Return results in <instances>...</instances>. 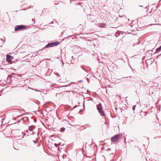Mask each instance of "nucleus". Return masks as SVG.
<instances>
[{"label":"nucleus","instance_id":"obj_1","mask_svg":"<svg viewBox=\"0 0 161 161\" xmlns=\"http://www.w3.org/2000/svg\"><path fill=\"white\" fill-rule=\"evenodd\" d=\"M97 107L100 115L101 116H104L105 114L104 113V111L103 110V107L101 104L100 103L99 104L97 105Z\"/></svg>","mask_w":161,"mask_h":161},{"label":"nucleus","instance_id":"obj_2","mask_svg":"<svg viewBox=\"0 0 161 161\" xmlns=\"http://www.w3.org/2000/svg\"><path fill=\"white\" fill-rule=\"evenodd\" d=\"M26 26L23 25H16L15 27L14 31H19L25 29Z\"/></svg>","mask_w":161,"mask_h":161},{"label":"nucleus","instance_id":"obj_3","mask_svg":"<svg viewBox=\"0 0 161 161\" xmlns=\"http://www.w3.org/2000/svg\"><path fill=\"white\" fill-rule=\"evenodd\" d=\"M120 136V135L117 134L114 135L113 137H112L111 138V141L112 142L114 143H115L116 142L118 141Z\"/></svg>","mask_w":161,"mask_h":161},{"label":"nucleus","instance_id":"obj_4","mask_svg":"<svg viewBox=\"0 0 161 161\" xmlns=\"http://www.w3.org/2000/svg\"><path fill=\"white\" fill-rule=\"evenodd\" d=\"M88 19L92 22H95V17L92 15L88 14L87 16Z\"/></svg>","mask_w":161,"mask_h":161},{"label":"nucleus","instance_id":"obj_5","mask_svg":"<svg viewBox=\"0 0 161 161\" xmlns=\"http://www.w3.org/2000/svg\"><path fill=\"white\" fill-rule=\"evenodd\" d=\"M59 42H54L49 43V45L51 47H54L58 45L59 44Z\"/></svg>","mask_w":161,"mask_h":161},{"label":"nucleus","instance_id":"obj_6","mask_svg":"<svg viewBox=\"0 0 161 161\" xmlns=\"http://www.w3.org/2000/svg\"><path fill=\"white\" fill-rule=\"evenodd\" d=\"M36 128V127L34 125H31L29 127L28 129L30 131H32L34 129H35Z\"/></svg>","mask_w":161,"mask_h":161},{"label":"nucleus","instance_id":"obj_7","mask_svg":"<svg viewBox=\"0 0 161 161\" xmlns=\"http://www.w3.org/2000/svg\"><path fill=\"white\" fill-rule=\"evenodd\" d=\"M12 57L11 56L8 55V54L6 56V60L7 61L10 62V58Z\"/></svg>","mask_w":161,"mask_h":161},{"label":"nucleus","instance_id":"obj_8","mask_svg":"<svg viewBox=\"0 0 161 161\" xmlns=\"http://www.w3.org/2000/svg\"><path fill=\"white\" fill-rule=\"evenodd\" d=\"M50 47L49 43H48L47 44L46 46H45L43 48V49H44L46 48H48V47Z\"/></svg>","mask_w":161,"mask_h":161},{"label":"nucleus","instance_id":"obj_9","mask_svg":"<svg viewBox=\"0 0 161 161\" xmlns=\"http://www.w3.org/2000/svg\"><path fill=\"white\" fill-rule=\"evenodd\" d=\"M72 83H74V82H71V83H70L69 85H66L64 86H61V87H68L69 86H70V85Z\"/></svg>","mask_w":161,"mask_h":161},{"label":"nucleus","instance_id":"obj_10","mask_svg":"<svg viewBox=\"0 0 161 161\" xmlns=\"http://www.w3.org/2000/svg\"><path fill=\"white\" fill-rule=\"evenodd\" d=\"M161 50V46H160L158 48H157L156 50V51L157 52H158L159 50Z\"/></svg>","mask_w":161,"mask_h":161},{"label":"nucleus","instance_id":"obj_11","mask_svg":"<svg viewBox=\"0 0 161 161\" xmlns=\"http://www.w3.org/2000/svg\"><path fill=\"white\" fill-rule=\"evenodd\" d=\"M60 143H59L58 144H56V143H55L54 144V145L56 147H58V145H60Z\"/></svg>","mask_w":161,"mask_h":161},{"label":"nucleus","instance_id":"obj_12","mask_svg":"<svg viewBox=\"0 0 161 161\" xmlns=\"http://www.w3.org/2000/svg\"><path fill=\"white\" fill-rule=\"evenodd\" d=\"M65 130V128H61V131L63 132Z\"/></svg>","mask_w":161,"mask_h":161},{"label":"nucleus","instance_id":"obj_13","mask_svg":"<svg viewBox=\"0 0 161 161\" xmlns=\"http://www.w3.org/2000/svg\"><path fill=\"white\" fill-rule=\"evenodd\" d=\"M136 107V105H134L133 106V108H132V109H133V110H135V107Z\"/></svg>","mask_w":161,"mask_h":161},{"label":"nucleus","instance_id":"obj_14","mask_svg":"<svg viewBox=\"0 0 161 161\" xmlns=\"http://www.w3.org/2000/svg\"><path fill=\"white\" fill-rule=\"evenodd\" d=\"M0 40H1L2 41H3V43H4V42H5V39L3 40V39H2V38H1V39H0Z\"/></svg>","mask_w":161,"mask_h":161},{"label":"nucleus","instance_id":"obj_15","mask_svg":"<svg viewBox=\"0 0 161 161\" xmlns=\"http://www.w3.org/2000/svg\"><path fill=\"white\" fill-rule=\"evenodd\" d=\"M32 21L34 22V23H35V19H32Z\"/></svg>","mask_w":161,"mask_h":161},{"label":"nucleus","instance_id":"obj_16","mask_svg":"<svg viewBox=\"0 0 161 161\" xmlns=\"http://www.w3.org/2000/svg\"><path fill=\"white\" fill-rule=\"evenodd\" d=\"M78 106H77V105H75V106L73 108H76L77 107H78Z\"/></svg>","mask_w":161,"mask_h":161},{"label":"nucleus","instance_id":"obj_17","mask_svg":"<svg viewBox=\"0 0 161 161\" xmlns=\"http://www.w3.org/2000/svg\"><path fill=\"white\" fill-rule=\"evenodd\" d=\"M33 142H34L35 144H36V142L35 141L33 140Z\"/></svg>","mask_w":161,"mask_h":161},{"label":"nucleus","instance_id":"obj_18","mask_svg":"<svg viewBox=\"0 0 161 161\" xmlns=\"http://www.w3.org/2000/svg\"><path fill=\"white\" fill-rule=\"evenodd\" d=\"M60 94V93H57V94H56V96H57V95H58V94Z\"/></svg>","mask_w":161,"mask_h":161},{"label":"nucleus","instance_id":"obj_19","mask_svg":"<svg viewBox=\"0 0 161 161\" xmlns=\"http://www.w3.org/2000/svg\"><path fill=\"white\" fill-rule=\"evenodd\" d=\"M20 120H19L18 121H17V122H20Z\"/></svg>","mask_w":161,"mask_h":161},{"label":"nucleus","instance_id":"obj_20","mask_svg":"<svg viewBox=\"0 0 161 161\" xmlns=\"http://www.w3.org/2000/svg\"><path fill=\"white\" fill-rule=\"evenodd\" d=\"M53 21H52V22H51L50 24H53Z\"/></svg>","mask_w":161,"mask_h":161},{"label":"nucleus","instance_id":"obj_21","mask_svg":"<svg viewBox=\"0 0 161 161\" xmlns=\"http://www.w3.org/2000/svg\"><path fill=\"white\" fill-rule=\"evenodd\" d=\"M139 43H140V42L139 41L137 44H139Z\"/></svg>","mask_w":161,"mask_h":161},{"label":"nucleus","instance_id":"obj_22","mask_svg":"<svg viewBox=\"0 0 161 161\" xmlns=\"http://www.w3.org/2000/svg\"><path fill=\"white\" fill-rule=\"evenodd\" d=\"M127 77H126L125 78H127ZM125 78V77H123V78Z\"/></svg>","mask_w":161,"mask_h":161},{"label":"nucleus","instance_id":"obj_23","mask_svg":"<svg viewBox=\"0 0 161 161\" xmlns=\"http://www.w3.org/2000/svg\"><path fill=\"white\" fill-rule=\"evenodd\" d=\"M81 68L82 69H83L85 70V69H84L82 67H81Z\"/></svg>","mask_w":161,"mask_h":161},{"label":"nucleus","instance_id":"obj_24","mask_svg":"<svg viewBox=\"0 0 161 161\" xmlns=\"http://www.w3.org/2000/svg\"><path fill=\"white\" fill-rule=\"evenodd\" d=\"M140 7H143V6H140Z\"/></svg>","mask_w":161,"mask_h":161},{"label":"nucleus","instance_id":"obj_25","mask_svg":"<svg viewBox=\"0 0 161 161\" xmlns=\"http://www.w3.org/2000/svg\"><path fill=\"white\" fill-rule=\"evenodd\" d=\"M62 63H63V65H64V64L63 62H62Z\"/></svg>","mask_w":161,"mask_h":161}]
</instances>
